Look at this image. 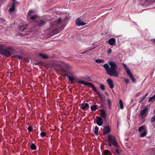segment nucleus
Segmentation results:
<instances>
[{
	"mask_svg": "<svg viewBox=\"0 0 155 155\" xmlns=\"http://www.w3.org/2000/svg\"><path fill=\"white\" fill-rule=\"evenodd\" d=\"M103 67L108 74L116 77L119 76V73L116 70L117 67L115 62L109 61L107 64H104Z\"/></svg>",
	"mask_w": 155,
	"mask_h": 155,
	"instance_id": "f257e3e1",
	"label": "nucleus"
},
{
	"mask_svg": "<svg viewBox=\"0 0 155 155\" xmlns=\"http://www.w3.org/2000/svg\"><path fill=\"white\" fill-rule=\"evenodd\" d=\"M13 50L12 48L11 47L5 49L0 48V54L3 56L6 57L10 56Z\"/></svg>",
	"mask_w": 155,
	"mask_h": 155,
	"instance_id": "f03ea898",
	"label": "nucleus"
},
{
	"mask_svg": "<svg viewBox=\"0 0 155 155\" xmlns=\"http://www.w3.org/2000/svg\"><path fill=\"white\" fill-rule=\"evenodd\" d=\"M75 82H78L79 83H80L83 84L87 85L90 86V87H91L92 88V89L94 90V91L96 92L98 94L99 96L101 97V94L97 91L96 88L94 87V86L92 84H91V83H87L85 81H83L77 79H76V80H75Z\"/></svg>",
	"mask_w": 155,
	"mask_h": 155,
	"instance_id": "7ed1b4c3",
	"label": "nucleus"
},
{
	"mask_svg": "<svg viewBox=\"0 0 155 155\" xmlns=\"http://www.w3.org/2000/svg\"><path fill=\"white\" fill-rule=\"evenodd\" d=\"M108 140L109 142V145L111 146L112 144L114 147H118V145L116 142L115 137L112 135H109L108 136Z\"/></svg>",
	"mask_w": 155,
	"mask_h": 155,
	"instance_id": "20e7f679",
	"label": "nucleus"
},
{
	"mask_svg": "<svg viewBox=\"0 0 155 155\" xmlns=\"http://www.w3.org/2000/svg\"><path fill=\"white\" fill-rule=\"evenodd\" d=\"M123 65L124 67V68H125L127 73V74L129 77H130L132 81L134 82H135V79L134 78L130 71L129 69L127 67L126 65L125 64H123Z\"/></svg>",
	"mask_w": 155,
	"mask_h": 155,
	"instance_id": "39448f33",
	"label": "nucleus"
},
{
	"mask_svg": "<svg viewBox=\"0 0 155 155\" xmlns=\"http://www.w3.org/2000/svg\"><path fill=\"white\" fill-rule=\"evenodd\" d=\"M147 110L148 109L145 107H144L143 109L140 111L139 114V117H141L143 116H146V112H147Z\"/></svg>",
	"mask_w": 155,
	"mask_h": 155,
	"instance_id": "423d86ee",
	"label": "nucleus"
},
{
	"mask_svg": "<svg viewBox=\"0 0 155 155\" xmlns=\"http://www.w3.org/2000/svg\"><path fill=\"white\" fill-rule=\"evenodd\" d=\"M76 24L78 26L83 25L87 23H84L79 18H78L76 20Z\"/></svg>",
	"mask_w": 155,
	"mask_h": 155,
	"instance_id": "0eeeda50",
	"label": "nucleus"
},
{
	"mask_svg": "<svg viewBox=\"0 0 155 155\" xmlns=\"http://www.w3.org/2000/svg\"><path fill=\"white\" fill-rule=\"evenodd\" d=\"M34 11H30L27 14V16L28 18H30L31 19H35L37 17V16L35 15H33L32 17H31V14L34 13Z\"/></svg>",
	"mask_w": 155,
	"mask_h": 155,
	"instance_id": "6e6552de",
	"label": "nucleus"
},
{
	"mask_svg": "<svg viewBox=\"0 0 155 155\" xmlns=\"http://www.w3.org/2000/svg\"><path fill=\"white\" fill-rule=\"evenodd\" d=\"M107 83L108 84L110 88H113L114 87V86L113 83L112 81L110 78H108L106 81Z\"/></svg>",
	"mask_w": 155,
	"mask_h": 155,
	"instance_id": "1a4fd4ad",
	"label": "nucleus"
},
{
	"mask_svg": "<svg viewBox=\"0 0 155 155\" xmlns=\"http://www.w3.org/2000/svg\"><path fill=\"white\" fill-rule=\"evenodd\" d=\"M96 118H97V124L99 126H101L102 125L103 123V121L102 119L99 117H96Z\"/></svg>",
	"mask_w": 155,
	"mask_h": 155,
	"instance_id": "9d476101",
	"label": "nucleus"
},
{
	"mask_svg": "<svg viewBox=\"0 0 155 155\" xmlns=\"http://www.w3.org/2000/svg\"><path fill=\"white\" fill-rule=\"evenodd\" d=\"M61 19L59 18L57 21H55L53 24H51V25H54V27H59V24L60 23Z\"/></svg>",
	"mask_w": 155,
	"mask_h": 155,
	"instance_id": "9b49d317",
	"label": "nucleus"
},
{
	"mask_svg": "<svg viewBox=\"0 0 155 155\" xmlns=\"http://www.w3.org/2000/svg\"><path fill=\"white\" fill-rule=\"evenodd\" d=\"M110 131V129L108 126H107L104 127L103 132L104 135L109 133Z\"/></svg>",
	"mask_w": 155,
	"mask_h": 155,
	"instance_id": "f8f14e48",
	"label": "nucleus"
},
{
	"mask_svg": "<svg viewBox=\"0 0 155 155\" xmlns=\"http://www.w3.org/2000/svg\"><path fill=\"white\" fill-rule=\"evenodd\" d=\"M88 106V104L87 103H82L81 105V107L83 110L87 109Z\"/></svg>",
	"mask_w": 155,
	"mask_h": 155,
	"instance_id": "ddd939ff",
	"label": "nucleus"
},
{
	"mask_svg": "<svg viewBox=\"0 0 155 155\" xmlns=\"http://www.w3.org/2000/svg\"><path fill=\"white\" fill-rule=\"evenodd\" d=\"M115 42V40L113 38L110 39L108 41V43L109 44L111 45H114Z\"/></svg>",
	"mask_w": 155,
	"mask_h": 155,
	"instance_id": "4468645a",
	"label": "nucleus"
},
{
	"mask_svg": "<svg viewBox=\"0 0 155 155\" xmlns=\"http://www.w3.org/2000/svg\"><path fill=\"white\" fill-rule=\"evenodd\" d=\"M15 2H14L12 4V7L9 9V12H12L15 10Z\"/></svg>",
	"mask_w": 155,
	"mask_h": 155,
	"instance_id": "2eb2a0df",
	"label": "nucleus"
},
{
	"mask_svg": "<svg viewBox=\"0 0 155 155\" xmlns=\"http://www.w3.org/2000/svg\"><path fill=\"white\" fill-rule=\"evenodd\" d=\"M101 116L103 118L105 119L106 116V113L103 110H101Z\"/></svg>",
	"mask_w": 155,
	"mask_h": 155,
	"instance_id": "dca6fc26",
	"label": "nucleus"
},
{
	"mask_svg": "<svg viewBox=\"0 0 155 155\" xmlns=\"http://www.w3.org/2000/svg\"><path fill=\"white\" fill-rule=\"evenodd\" d=\"M67 77L68 78L69 81H71V82H72L73 81H75V80H76V79L75 80L74 79V77L69 76L68 75H67Z\"/></svg>",
	"mask_w": 155,
	"mask_h": 155,
	"instance_id": "f3484780",
	"label": "nucleus"
},
{
	"mask_svg": "<svg viewBox=\"0 0 155 155\" xmlns=\"http://www.w3.org/2000/svg\"><path fill=\"white\" fill-rule=\"evenodd\" d=\"M40 56L43 58L44 59H47L48 58V56L44 54L40 53L39 54Z\"/></svg>",
	"mask_w": 155,
	"mask_h": 155,
	"instance_id": "a211bd4d",
	"label": "nucleus"
},
{
	"mask_svg": "<svg viewBox=\"0 0 155 155\" xmlns=\"http://www.w3.org/2000/svg\"><path fill=\"white\" fill-rule=\"evenodd\" d=\"M119 104L120 106V108L121 109H123L124 108V105L123 103L121 100H120L119 101Z\"/></svg>",
	"mask_w": 155,
	"mask_h": 155,
	"instance_id": "6ab92c4d",
	"label": "nucleus"
},
{
	"mask_svg": "<svg viewBox=\"0 0 155 155\" xmlns=\"http://www.w3.org/2000/svg\"><path fill=\"white\" fill-rule=\"evenodd\" d=\"M97 107V105H93V106H91V108L92 111H94L96 110Z\"/></svg>",
	"mask_w": 155,
	"mask_h": 155,
	"instance_id": "aec40b11",
	"label": "nucleus"
},
{
	"mask_svg": "<svg viewBox=\"0 0 155 155\" xmlns=\"http://www.w3.org/2000/svg\"><path fill=\"white\" fill-rule=\"evenodd\" d=\"M152 101H155V95L153 96V97L149 98V99L148 102H150Z\"/></svg>",
	"mask_w": 155,
	"mask_h": 155,
	"instance_id": "412c9836",
	"label": "nucleus"
},
{
	"mask_svg": "<svg viewBox=\"0 0 155 155\" xmlns=\"http://www.w3.org/2000/svg\"><path fill=\"white\" fill-rule=\"evenodd\" d=\"M95 61L97 63H104V61L102 59H97Z\"/></svg>",
	"mask_w": 155,
	"mask_h": 155,
	"instance_id": "4be33fe9",
	"label": "nucleus"
},
{
	"mask_svg": "<svg viewBox=\"0 0 155 155\" xmlns=\"http://www.w3.org/2000/svg\"><path fill=\"white\" fill-rule=\"evenodd\" d=\"M104 155H111V153L108 150H105L104 152Z\"/></svg>",
	"mask_w": 155,
	"mask_h": 155,
	"instance_id": "5701e85b",
	"label": "nucleus"
},
{
	"mask_svg": "<svg viewBox=\"0 0 155 155\" xmlns=\"http://www.w3.org/2000/svg\"><path fill=\"white\" fill-rule=\"evenodd\" d=\"M107 104L108 106V107H109V108L110 109V108L111 104V102L110 99H107Z\"/></svg>",
	"mask_w": 155,
	"mask_h": 155,
	"instance_id": "b1692460",
	"label": "nucleus"
},
{
	"mask_svg": "<svg viewBox=\"0 0 155 155\" xmlns=\"http://www.w3.org/2000/svg\"><path fill=\"white\" fill-rule=\"evenodd\" d=\"M145 130V127L144 126H142L140 127L138 129V131L140 132H141L142 130Z\"/></svg>",
	"mask_w": 155,
	"mask_h": 155,
	"instance_id": "393cba45",
	"label": "nucleus"
},
{
	"mask_svg": "<svg viewBox=\"0 0 155 155\" xmlns=\"http://www.w3.org/2000/svg\"><path fill=\"white\" fill-rule=\"evenodd\" d=\"M98 128L97 127H95L94 134L96 135H97L98 134Z\"/></svg>",
	"mask_w": 155,
	"mask_h": 155,
	"instance_id": "a878e982",
	"label": "nucleus"
},
{
	"mask_svg": "<svg viewBox=\"0 0 155 155\" xmlns=\"http://www.w3.org/2000/svg\"><path fill=\"white\" fill-rule=\"evenodd\" d=\"M147 134V132L146 131L144 130L143 132L140 134V136L141 137H143L146 136Z\"/></svg>",
	"mask_w": 155,
	"mask_h": 155,
	"instance_id": "bb28decb",
	"label": "nucleus"
},
{
	"mask_svg": "<svg viewBox=\"0 0 155 155\" xmlns=\"http://www.w3.org/2000/svg\"><path fill=\"white\" fill-rule=\"evenodd\" d=\"M13 57L15 58H16L17 59H18L19 60H21V59L22 58L21 56H19V55H15Z\"/></svg>",
	"mask_w": 155,
	"mask_h": 155,
	"instance_id": "cd10ccee",
	"label": "nucleus"
},
{
	"mask_svg": "<svg viewBox=\"0 0 155 155\" xmlns=\"http://www.w3.org/2000/svg\"><path fill=\"white\" fill-rule=\"evenodd\" d=\"M31 149L32 150H35L36 148L35 145V144H32V145L31 146Z\"/></svg>",
	"mask_w": 155,
	"mask_h": 155,
	"instance_id": "c85d7f7f",
	"label": "nucleus"
},
{
	"mask_svg": "<svg viewBox=\"0 0 155 155\" xmlns=\"http://www.w3.org/2000/svg\"><path fill=\"white\" fill-rule=\"evenodd\" d=\"M45 23V21H41L40 23L39 24L40 26H41Z\"/></svg>",
	"mask_w": 155,
	"mask_h": 155,
	"instance_id": "c756f323",
	"label": "nucleus"
},
{
	"mask_svg": "<svg viewBox=\"0 0 155 155\" xmlns=\"http://www.w3.org/2000/svg\"><path fill=\"white\" fill-rule=\"evenodd\" d=\"M5 19L3 18H0V22L1 23H5Z\"/></svg>",
	"mask_w": 155,
	"mask_h": 155,
	"instance_id": "7c9ffc66",
	"label": "nucleus"
},
{
	"mask_svg": "<svg viewBox=\"0 0 155 155\" xmlns=\"http://www.w3.org/2000/svg\"><path fill=\"white\" fill-rule=\"evenodd\" d=\"M46 134L44 132H41L40 134V135L41 137H44L46 136Z\"/></svg>",
	"mask_w": 155,
	"mask_h": 155,
	"instance_id": "2f4dec72",
	"label": "nucleus"
},
{
	"mask_svg": "<svg viewBox=\"0 0 155 155\" xmlns=\"http://www.w3.org/2000/svg\"><path fill=\"white\" fill-rule=\"evenodd\" d=\"M100 88H101V89L102 90H104L105 89L104 86L103 84H101L100 85Z\"/></svg>",
	"mask_w": 155,
	"mask_h": 155,
	"instance_id": "473e14b6",
	"label": "nucleus"
},
{
	"mask_svg": "<svg viewBox=\"0 0 155 155\" xmlns=\"http://www.w3.org/2000/svg\"><path fill=\"white\" fill-rule=\"evenodd\" d=\"M124 81L126 84H128L129 82V81L128 79L127 78H124Z\"/></svg>",
	"mask_w": 155,
	"mask_h": 155,
	"instance_id": "72a5a7b5",
	"label": "nucleus"
},
{
	"mask_svg": "<svg viewBox=\"0 0 155 155\" xmlns=\"http://www.w3.org/2000/svg\"><path fill=\"white\" fill-rule=\"evenodd\" d=\"M112 50L111 49H108L107 51V53L108 54H110Z\"/></svg>",
	"mask_w": 155,
	"mask_h": 155,
	"instance_id": "f704fd0d",
	"label": "nucleus"
},
{
	"mask_svg": "<svg viewBox=\"0 0 155 155\" xmlns=\"http://www.w3.org/2000/svg\"><path fill=\"white\" fill-rule=\"evenodd\" d=\"M151 120L152 122L155 121V116L151 118Z\"/></svg>",
	"mask_w": 155,
	"mask_h": 155,
	"instance_id": "c9c22d12",
	"label": "nucleus"
},
{
	"mask_svg": "<svg viewBox=\"0 0 155 155\" xmlns=\"http://www.w3.org/2000/svg\"><path fill=\"white\" fill-rule=\"evenodd\" d=\"M28 129L29 131H30L32 130V128L31 127H28Z\"/></svg>",
	"mask_w": 155,
	"mask_h": 155,
	"instance_id": "e433bc0d",
	"label": "nucleus"
},
{
	"mask_svg": "<svg viewBox=\"0 0 155 155\" xmlns=\"http://www.w3.org/2000/svg\"><path fill=\"white\" fill-rule=\"evenodd\" d=\"M145 97H143L141 99V101H140V102H142V101L145 98Z\"/></svg>",
	"mask_w": 155,
	"mask_h": 155,
	"instance_id": "4c0bfd02",
	"label": "nucleus"
},
{
	"mask_svg": "<svg viewBox=\"0 0 155 155\" xmlns=\"http://www.w3.org/2000/svg\"><path fill=\"white\" fill-rule=\"evenodd\" d=\"M116 151L117 152V153L118 154H120V152H119L118 150V149H116Z\"/></svg>",
	"mask_w": 155,
	"mask_h": 155,
	"instance_id": "58836bf2",
	"label": "nucleus"
},
{
	"mask_svg": "<svg viewBox=\"0 0 155 155\" xmlns=\"http://www.w3.org/2000/svg\"><path fill=\"white\" fill-rule=\"evenodd\" d=\"M21 28H20V31H23V30L25 29H23V28L22 29H21Z\"/></svg>",
	"mask_w": 155,
	"mask_h": 155,
	"instance_id": "ea45409f",
	"label": "nucleus"
},
{
	"mask_svg": "<svg viewBox=\"0 0 155 155\" xmlns=\"http://www.w3.org/2000/svg\"><path fill=\"white\" fill-rule=\"evenodd\" d=\"M148 95V93H147L144 97H145V98Z\"/></svg>",
	"mask_w": 155,
	"mask_h": 155,
	"instance_id": "a19ab883",
	"label": "nucleus"
},
{
	"mask_svg": "<svg viewBox=\"0 0 155 155\" xmlns=\"http://www.w3.org/2000/svg\"><path fill=\"white\" fill-rule=\"evenodd\" d=\"M87 51H84V52H83L82 53V54H84V53H85V52H87Z\"/></svg>",
	"mask_w": 155,
	"mask_h": 155,
	"instance_id": "79ce46f5",
	"label": "nucleus"
}]
</instances>
